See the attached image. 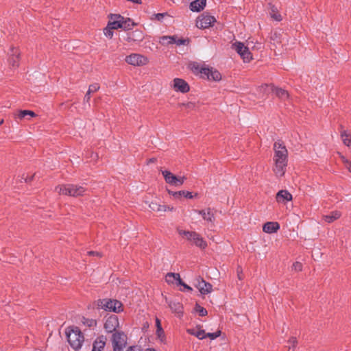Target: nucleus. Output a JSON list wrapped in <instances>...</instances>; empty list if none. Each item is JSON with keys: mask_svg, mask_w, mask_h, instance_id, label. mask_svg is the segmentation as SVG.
Here are the masks:
<instances>
[{"mask_svg": "<svg viewBox=\"0 0 351 351\" xmlns=\"http://www.w3.org/2000/svg\"><path fill=\"white\" fill-rule=\"evenodd\" d=\"M274 162L273 171L276 177H282L286 171L288 161V151L281 141H276L274 145Z\"/></svg>", "mask_w": 351, "mask_h": 351, "instance_id": "1", "label": "nucleus"}, {"mask_svg": "<svg viewBox=\"0 0 351 351\" xmlns=\"http://www.w3.org/2000/svg\"><path fill=\"white\" fill-rule=\"evenodd\" d=\"M55 191L59 195H65L73 197L83 195L86 189L82 186L74 184H62L55 188Z\"/></svg>", "mask_w": 351, "mask_h": 351, "instance_id": "2", "label": "nucleus"}, {"mask_svg": "<svg viewBox=\"0 0 351 351\" xmlns=\"http://www.w3.org/2000/svg\"><path fill=\"white\" fill-rule=\"evenodd\" d=\"M68 341L70 346L75 350L81 348L84 338L78 328H71L66 332Z\"/></svg>", "mask_w": 351, "mask_h": 351, "instance_id": "3", "label": "nucleus"}, {"mask_svg": "<svg viewBox=\"0 0 351 351\" xmlns=\"http://www.w3.org/2000/svg\"><path fill=\"white\" fill-rule=\"evenodd\" d=\"M97 306L99 308L107 311L119 313L123 311V304L117 300L102 299L97 301Z\"/></svg>", "mask_w": 351, "mask_h": 351, "instance_id": "4", "label": "nucleus"}, {"mask_svg": "<svg viewBox=\"0 0 351 351\" xmlns=\"http://www.w3.org/2000/svg\"><path fill=\"white\" fill-rule=\"evenodd\" d=\"M178 233L181 236H184L188 241H190L201 249H205L207 247V243L200 236V234L195 232L179 230Z\"/></svg>", "mask_w": 351, "mask_h": 351, "instance_id": "5", "label": "nucleus"}, {"mask_svg": "<svg viewBox=\"0 0 351 351\" xmlns=\"http://www.w3.org/2000/svg\"><path fill=\"white\" fill-rule=\"evenodd\" d=\"M111 341L114 351H123L127 344V335L120 331H116L112 335Z\"/></svg>", "mask_w": 351, "mask_h": 351, "instance_id": "6", "label": "nucleus"}, {"mask_svg": "<svg viewBox=\"0 0 351 351\" xmlns=\"http://www.w3.org/2000/svg\"><path fill=\"white\" fill-rule=\"evenodd\" d=\"M232 48L237 52L245 62H250L252 60L249 47L245 46L243 43L235 42L232 45Z\"/></svg>", "mask_w": 351, "mask_h": 351, "instance_id": "7", "label": "nucleus"}, {"mask_svg": "<svg viewBox=\"0 0 351 351\" xmlns=\"http://www.w3.org/2000/svg\"><path fill=\"white\" fill-rule=\"evenodd\" d=\"M162 174L164 176L165 182L175 186H182L184 181L186 180V176H176L173 174L171 171L167 170L162 171Z\"/></svg>", "mask_w": 351, "mask_h": 351, "instance_id": "8", "label": "nucleus"}, {"mask_svg": "<svg viewBox=\"0 0 351 351\" xmlns=\"http://www.w3.org/2000/svg\"><path fill=\"white\" fill-rule=\"evenodd\" d=\"M125 60L128 64L134 66H141L149 63L148 58L139 53H132L126 56Z\"/></svg>", "mask_w": 351, "mask_h": 351, "instance_id": "9", "label": "nucleus"}, {"mask_svg": "<svg viewBox=\"0 0 351 351\" xmlns=\"http://www.w3.org/2000/svg\"><path fill=\"white\" fill-rule=\"evenodd\" d=\"M216 22L214 16L204 13L199 15L196 20V26L199 29H206L211 27Z\"/></svg>", "mask_w": 351, "mask_h": 351, "instance_id": "10", "label": "nucleus"}, {"mask_svg": "<svg viewBox=\"0 0 351 351\" xmlns=\"http://www.w3.org/2000/svg\"><path fill=\"white\" fill-rule=\"evenodd\" d=\"M159 43L163 46H168L172 44L177 45H186L189 43L188 40L179 38L177 36H162L159 38Z\"/></svg>", "mask_w": 351, "mask_h": 351, "instance_id": "11", "label": "nucleus"}, {"mask_svg": "<svg viewBox=\"0 0 351 351\" xmlns=\"http://www.w3.org/2000/svg\"><path fill=\"white\" fill-rule=\"evenodd\" d=\"M202 77L209 80L219 81L221 79V73L213 68H203Z\"/></svg>", "mask_w": 351, "mask_h": 351, "instance_id": "12", "label": "nucleus"}, {"mask_svg": "<svg viewBox=\"0 0 351 351\" xmlns=\"http://www.w3.org/2000/svg\"><path fill=\"white\" fill-rule=\"evenodd\" d=\"M119 326V319L117 316L114 315L108 317L104 323V328L108 332H112L115 331Z\"/></svg>", "mask_w": 351, "mask_h": 351, "instance_id": "13", "label": "nucleus"}, {"mask_svg": "<svg viewBox=\"0 0 351 351\" xmlns=\"http://www.w3.org/2000/svg\"><path fill=\"white\" fill-rule=\"evenodd\" d=\"M20 52L17 48L12 47L9 53L8 62L13 69L19 66Z\"/></svg>", "mask_w": 351, "mask_h": 351, "instance_id": "14", "label": "nucleus"}, {"mask_svg": "<svg viewBox=\"0 0 351 351\" xmlns=\"http://www.w3.org/2000/svg\"><path fill=\"white\" fill-rule=\"evenodd\" d=\"M265 89H271V92L274 93L277 97L282 100H286L289 97L288 92L280 88L274 87L273 85L264 84L263 86Z\"/></svg>", "mask_w": 351, "mask_h": 351, "instance_id": "15", "label": "nucleus"}, {"mask_svg": "<svg viewBox=\"0 0 351 351\" xmlns=\"http://www.w3.org/2000/svg\"><path fill=\"white\" fill-rule=\"evenodd\" d=\"M109 21L108 25L114 29L121 28V20L123 16L120 14H110L108 16Z\"/></svg>", "mask_w": 351, "mask_h": 351, "instance_id": "16", "label": "nucleus"}, {"mask_svg": "<svg viewBox=\"0 0 351 351\" xmlns=\"http://www.w3.org/2000/svg\"><path fill=\"white\" fill-rule=\"evenodd\" d=\"M195 213L200 215L203 219L207 222L213 223L215 221V216L213 210L210 208L203 210H194Z\"/></svg>", "mask_w": 351, "mask_h": 351, "instance_id": "17", "label": "nucleus"}, {"mask_svg": "<svg viewBox=\"0 0 351 351\" xmlns=\"http://www.w3.org/2000/svg\"><path fill=\"white\" fill-rule=\"evenodd\" d=\"M173 88L176 91L185 93L189 90V86L184 80L180 78H175L173 80Z\"/></svg>", "mask_w": 351, "mask_h": 351, "instance_id": "18", "label": "nucleus"}, {"mask_svg": "<svg viewBox=\"0 0 351 351\" xmlns=\"http://www.w3.org/2000/svg\"><path fill=\"white\" fill-rule=\"evenodd\" d=\"M195 287L198 289L202 294H208L212 292L213 286L211 284L206 282L203 279L197 280Z\"/></svg>", "mask_w": 351, "mask_h": 351, "instance_id": "19", "label": "nucleus"}, {"mask_svg": "<svg viewBox=\"0 0 351 351\" xmlns=\"http://www.w3.org/2000/svg\"><path fill=\"white\" fill-rule=\"evenodd\" d=\"M149 208L156 212H166V211H173L174 210V207L169 205H160L157 202H152L149 204Z\"/></svg>", "mask_w": 351, "mask_h": 351, "instance_id": "20", "label": "nucleus"}, {"mask_svg": "<svg viewBox=\"0 0 351 351\" xmlns=\"http://www.w3.org/2000/svg\"><path fill=\"white\" fill-rule=\"evenodd\" d=\"M107 338L104 335H100L96 338L93 345L92 351H101L106 343Z\"/></svg>", "mask_w": 351, "mask_h": 351, "instance_id": "21", "label": "nucleus"}, {"mask_svg": "<svg viewBox=\"0 0 351 351\" xmlns=\"http://www.w3.org/2000/svg\"><path fill=\"white\" fill-rule=\"evenodd\" d=\"M276 198L278 202L286 204L292 199V195L287 190H281L278 192Z\"/></svg>", "mask_w": 351, "mask_h": 351, "instance_id": "22", "label": "nucleus"}, {"mask_svg": "<svg viewBox=\"0 0 351 351\" xmlns=\"http://www.w3.org/2000/svg\"><path fill=\"white\" fill-rule=\"evenodd\" d=\"M165 281L169 285H176L178 286V284L182 283V280L180 278V276L178 273H168L165 276Z\"/></svg>", "mask_w": 351, "mask_h": 351, "instance_id": "23", "label": "nucleus"}, {"mask_svg": "<svg viewBox=\"0 0 351 351\" xmlns=\"http://www.w3.org/2000/svg\"><path fill=\"white\" fill-rule=\"evenodd\" d=\"M280 228V225L278 222L269 221L265 223L263 226V230L268 234L276 232Z\"/></svg>", "mask_w": 351, "mask_h": 351, "instance_id": "24", "label": "nucleus"}, {"mask_svg": "<svg viewBox=\"0 0 351 351\" xmlns=\"http://www.w3.org/2000/svg\"><path fill=\"white\" fill-rule=\"evenodd\" d=\"M206 5V0H195L190 3V10L192 12H199L204 10Z\"/></svg>", "mask_w": 351, "mask_h": 351, "instance_id": "25", "label": "nucleus"}, {"mask_svg": "<svg viewBox=\"0 0 351 351\" xmlns=\"http://www.w3.org/2000/svg\"><path fill=\"white\" fill-rule=\"evenodd\" d=\"M169 307L171 308V311L174 313H176L178 316H180L182 314V305L179 302L176 301H167Z\"/></svg>", "mask_w": 351, "mask_h": 351, "instance_id": "26", "label": "nucleus"}, {"mask_svg": "<svg viewBox=\"0 0 351 351\" xmlns=\"http://www.w3.org/2000/svg\"><path fill=\"white\" fill-rule=\"evenodd\" d=\"M143 39V35L141 31L135 30L128 34L126 40L129 43L132 41H141Z\"/></svg>", "mask_w": 351, "mask_h": 351, "instance_id": "27", "label": "nucleus"}, {"mask_svg": "<svg viewBox=\"0 0 351 351\" xmlns=\"http://www.w3.org/2000/svg\"><path fill=\"white\" fill-rule=\"evenodd\" d=\"M341 214L339 211L335 210L332 211L328 215H324L323 219L326 222L330 223L335 221V220L338 219L341 217Z\"/></svg>", "mask_w": 351, "mask_h": 351, "instance_id": "28", "label": "nucleus"}, {"mask_svg": "<svg viewBox=\"0 0 351 351\" xmlns=\"http://www.w3.org/2000/svg\"><path fill=\"white\" fill-rule=\"evenodd\" d=\"M187 332L191 335H194L199 339H204L206 338V332L204 330L197 329H187Z\"/></svg>", "mask_w": 351, "mask_h": 351, "instance_id": "29", "label": "nucleus"}, {"mask_svg": "<svg viewBox=\"0 0 351 351\" xmlns=\"http://www.w3.org/2000/svg\"><path fill=\"white\" fill-rule=\"evenodd\" d=\"M121 29L124 30L131 29L133 27L136 25V23L133 22L132 19L130 18H124L123 16V20H121Z\"/></svg>", "mask_w": 351, "mask_h": 351, "instance_id": "30", "label": "nucleus"}, {"mask_svg": "<svg viewBox=\"0 0 351 351\" xmlns=\"http://www.w3.org/2000/svg\"><path fill=\"white\" fill-rule=\"evenodd\" d=\"M341 138L343 144L348 147L351 145V133L346 130L341 132Z\"/></svg>", "mask_w": 351, "mask_h": 351, "instance_id": "31", "label": "nucleus"}, {"mask_svg": "<svg viewBox=\"0 0 351 351\" xmlns=\"http://www.w3.org/2000/svg\"><path fill=\"white\" fill-rule=\"evenodd\" d=\"M269 14L271 17L276 20V21H280L282 19V16L278 12L277 8H275L274 6L271 7Z\"/></svg>", "mask_w": 351, "mask_h": 351, "instance_id": "32", "label": "nucleus"}, {"mask_svg": "<svg viewBox=\"0 0 351 351\" xmlns=\"http://www.w3.org/2000/svg\"><path fill=\"white\" fill-rule=\"evenodd\" d=\"M189 69L195 74L200 73L202 75V71L204 67H200L197 62H193L189 64Z\"/></svg>", "mask_w": 351, "mask_h": 351, "instance_id": "33", "label": "nucleus"}, {"mask_svg": "<svg viewBox=\"0 0 351 351\" xmlns=\"http://www.w3.org/2000/svg\"><path fill=\"white\" fill-rule=\"evenodd\" d=\"M26 116H29L31 117H34L36 115V114L33 111L27 110H21V111L19 112V113L17 114V117L19 119H23Z\"/></svg>", "mask_w": 351, "mask_h": 351, "instance_id": "34", "label": "nucleus"}, {"mask_svg": "<svg viewBox=\"0 0 351 351\" xmlns=\"http://www.w3.org/2000/svg\"><path fill=\"white\" fill-rule=\"evenodd\" d=\"M156 327H157V330H156L157 335L159 338H161L164 334V332L161 327L160 321L158 318H156Z\"/></svg>", "mask_w": 351, "mask_h": 351, "instance_id": "35", "label": "nucleus"}, {"mask_svg": "<svg viewBox=\"0 0 351 351\" xmlns=\"http://www.w3.org/2000/svg\"><path fill=\"white\" fill-rule=\"evenodd\" d=\"M113 29L108 25L104 29V34L106 36L111 38L113 36Z\"/></svg>", "mask_w": 351, "mask_h": 351, "instance_id": "36", "label": "nucleus"}, {"mask_svg": "<svg viewBox=\"0 0 351 351\" xmlns=\"http://www.w3.org/2000/svg\"><path fill=\"white\" fill-rule=\"evenodd\" d=\"M340 157H341V159L343 163L344 164L345 167L350 172H351V162L350 160H348L347 158H346V157H344L342 155H341Z\"/></svg>", "mask_w": 351, "mask_h": 351, "instance_id": "37", "label": "nucleus"}, {"mask_svg": "<svg viewBox=\"0 0 351 351\" xmlns=\"http://www.w3.org/2000/svg\"><path fill=\"white\" fill-rule=\"evenodd\" d=\"M196 311L199 313L200 316H205L207 315V311L206 308L202 307L199 305H197L195 307Z\"/></svg>", "mask_w": 351, "mask_h": 351, "instance_id": "38", "label": "nucleus"}, {"mask_svg": "<svg viewBox=\"0 0 351 351\" xmlns=\"http://www.w3.org/2000/svg\"><path fill=\"white\" fill-rule=\"evenodd\" d=\"M221 335V331L217 330L215 332H208L206 333V337H209L210 339H215L217 337H219Z\"/></svg>", "mask_w": 351, "mask_h": 351, "instance_id": "39", "label": "nucleus"}, {"mask_svg": "<svg viewBox=\"0 0 351 351\" xmlns=\"http://www.w3.org/2000/svg\"><path fill=\"white\" fill-rule=\"evenodd\" d=\"M99 89V86L98 84H93L89 86L88 92V93H92L97 91Z\"/></svg>", "mask_w": 351, "mask_h": 351, "instance_id": "40", "label": "nucleus"}, {"mask_svg": "<svg viewBox=\"0 0 351 351\" xmlns=\"http://www.w3.org/2000/svg\"><path fill=\"white\" fill-rule=\"evenodd\" d=\"M182 195L184 196L186 198L188 199H192L195 197L197 196V193H195L194 195L192 194L191 192L186 191H182Z\"/></svg>", "mask_w": 351, "mask_h": 351, "instance_id": "41", "label": "nucleus"}, {"mask_svg": "<svg viewBox=\"0 0 351 351\" xmlns=\"http://www.w3.org/2000/svg\"><path fill=\"white\" fill-rule=\"evenodd\" d=\"M288 343L289 344V349L291 348H294L298 343L297 339L294 337H291L288 341Z\"/></svg>", "mask_w": 351, "mask_h": 351, "instance_id": "42", "label": "nucleus"}, {"mask_svg": "<svg viewBox=\"0 0 351 351\" xmlns=\"http://www.w3.org/2000/svg\"><path fill=\"white\" fill-rule=\"evenodd\" d=\"M165 16H168L167 13H158L153 15L155 19L161 21Z\"/></svg>", "mask_w": 351, "mask_h": 351, "instance_id": "43", "label": "nucleus"}, {"mask_svg": "<svg viewBox=\"0 0 351 351\" xmlns=\"http://www.w3.org/2000/svg\"><path fill=\"white\" fill-rule=\"evenodd\" d=\"M292 268L296 271H300L302 269V265L299 262H295L293 264Z\"/></svg>", "mask_w": 351, "mask_h": 351, "instance_id": "44", "label": "nucleus"}, {"mask_svg": "<svg viewBox=\"0 0 351 351\" xmlns=\"http://www.w3.org/2000/svg\"><path fill=\"white\" fill-rule=\"evenodd\" d=\"M182 105L186 106L187 108H189V109H193L195 108V104H193L192 102H189L187 104H182Z\"/></svg>", "mask_w": 351, "mask_h": 351, "instance_id": "45", "label": "nucleus"}, {"mask_svg": "<svg viewBox=\"0 0 351 351\" xmlns=\"http://www.w3.org/2000/svg\"><path fill=\"white\" fill-rule=\"evenodd\" d=\"M182 196V191L175 192V193H173V197L175 199H179V198H180Z\"/></svg>", "mask_w": 351, "mask_h": 351, "instance_id": "46", "label": "nucleus"}, {"mask_svg": "<svg viewBox=\"0 0 351 351\" xmlns=\"http://www.w3.org/2000/svg\"><path fill=\"white\" fill-rule=\"evenodd\" d=\"M127 351H142L138 346H130Z\"/></svg>", "mask_w": 351, "mask_h": 351, "instance_id": "47", "label": "nucleus"}, {"mask_svg": "<svg viewBox=\"0 0 351 351\" xmlns=\"http://www.w3.org/2000/svg\"><path fill=\"white\" fill-rule=\"evenodd\" d=\"M178 285L182 286L187 291H192V288L191 287H189V285H187L186 284H185L184 282H183L182 281V283L178 284Z\"/></svg>", "mask_w": 351, "mask_h": 351, "instance_id": "48", "label": "nucleus"}, {"mask_svg": "<svg viewBox=\"0 0 351 351\" xmlns=\"http://www.w3.org/2000/svg\"><path fill=\"white\" fill-rule=\"evenodd\" d=\"M263 86H264V85H263V86H260V87H259V90H260V91H261V92H263V93H269V92H271V89H269H269H265V88H263Z\"/></svg>", "mask_w": 351, "mask_h": 351, "instance_id": "49", "label": "nucleus"}, {"mask_svg": "<svg viewBox=\"0 0 351 351\" xmlns=\"http://www.w3.org/2000/svg\"><path fill=\"white\" fill-rule=\"evenodd\" d=\"M90 93H88V92L87 91L85 95V97H84V101L88 102L90 101Z\"/></svg>", "mask_w": 351, "mask_h": 351, "instance_id": "50", "label": "nucleus"}, {"mask_svg": "<svg viewBox=\"0 0 351 351\" xmlns=\"http://www.w3.org/2000/svg\"><path fill=\"white\" fill-rule=\"evenodd\" d=\"M237 273H238V278L239 280H242L243 278V276H242V269L241 268L239 267L237 269Z\"/></svg>", "mask_w": 351, "mask_h": 351, "instance_id": "51", "label": "nucleus"}, {"mask_svg": "<svg viewBox=\"0 0 351 351\" xmlns=\"http://www.w3.org/2000/svg\"><path fill=\"white\" fill-rule=\"evenodd\" d=\"M127 1L132 2L134 3H136V4H141L142 3V1L141 0H127Z\"/></svg>", "mask_w": 351, "mask_h": 351, "instance_id": "52", "label": "nucleus"}, {"mask_svg": "<svg viewBox=\"0 0 351 351\" xmlns=\"http://www.w3.org/2000/svg\"><path fill=\"white\" fill-rule=\"evenodd\" d=\"M88 254H93V255H95V254L99 255L98 252H89Z\"/></svg>", "mask_w": 351, "mask_h": 351, "instance_id": "53", "label": "nucleus"}, {"mask_svg": "<svg viewBox=\"0 0 351 351\" xmlns=\"http://www.w3.org/2000/svg\"><path fill=\"white\" fill-rule=\"evenodd\" d=\"M173 193H174L173 191H170V190H168V193H169V195H172V196H173Z\"/></svg>", "mask_w": 351, "mask_h": 351, "instance_id": "54", "label": "nucleus"}, {"mask_svg": "<svg viewBox=\"0 0 351 351\" xmlns=\"http://www.w3.org/2000/svg\"><path fill=\"white\" fill-rule=\"evenodd\" d=\"M145 351H155V350L153 349H147V350H145Z\"/></svg>", "mask_w": 351, "mask_h": 351, "instance_id": "55", "label": "nucleus"}, {"mask_svg": "<svg viewBox=\"0 0 351 351\" xmlns=\"http://www.w3.org/2000/svg\"><path fill=\"white\" fill-rule=\"evenodd\" d=\"M258 46L257 47V48H258V49H259V48L261 47V43H258Z\"/></svg>", "mask_w": 351, "mask_h": 351, "instance_id": "56", "label": "nucleus"}, {"mask_svg": "<svg viewBox=\"0 0 351 351\" xmlns=\"http://www.w3.org/2000/svg\"><path fill=\"white\" fill-rule=\"evenodd\" d=\"M3 123V120L2 119L1 121H0V125H2Z\"/></svg>", "mask_w": 351, "mask_h": 351, "instance_id": "57", "label": "nucleus"}]
</instances>
